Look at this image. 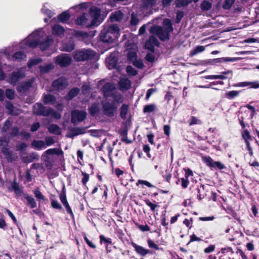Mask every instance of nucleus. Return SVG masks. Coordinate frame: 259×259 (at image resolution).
I'll return each mask as SVG.
<instances>
[{"instance_id":"nucleus-18","label":"nucleus","mask_w":259,"mask_h":259,"mask_svg":"<svg viewBox=\"0 0 259 259\" xmlns=\"http://www.w3.org/2000/svg\"><path fill=\"white\" fill-rule=\"evenodd\" d=\"M25 73L21 70L11 73L9 79L11 83L16 84L19 80L25 77Z\"/></svg>"},{"instance_id":"nucleus-5","label":"nucleus","mask_w":259,"mask_h":259,"mask_svg":"<svg viewBox=\"0 0 259 259\" xmlns=\"http://www.w3.org/2000/svg\"><path fill=\"white\" fill-rule=\"evenodd\" d=\"M115 87L111 82H107L105 83L101 89L103 96L105 98L112 97L116 101L118 104H120L123 102L122 96L121 94L115 95L113 93V91L115 90Z\"/></svg>"},{"instance_id":"nucleus-26","label":"nucleus","mask_w":259,"mask_h":259,"mask_svg":"<svg viewBox=\"0 0 259 259\" xmlns=\"http://www.w3.org/2000/svg\"><path fill=\"white\" fill-rule=\"evenodd\" d=\"M71 122L75 125L81 121V111L73 110L71 113Z\"/></svg>"},{"instance_id":"nucleus-31","label":"nucleus","mask_w":259,"mask_h":259,"mask_svg":"<svg viewBox=\"0 0 259 259\" xmlns=\"http://www.w3.org/2000/svg\"><path fill=\"white\" fill-rule=\"evenodd\" d=\"M54 68V66L52 63L45 64L44 65H40L39 66V71L41 74L48 73L51 70L53 69Z\"/></svg>"},{"instance_id":"nucleus-19","label":"nucleus","mask_w":259,"mask_h":259,"mask_svg":"<svg viewBox=\"0 0 259 259\" xmlns=\"http://www.w3.org/2000/svg\"><path fill=\"white\" fill-rule=\"evenodd\" d=\"M237 60V58L222 57L212 59H209L208 60L207 62L211 65H214L223 62H234L236 61Z\"/></svg>"},{"instance_id":"nucleus-20","label":"nucleus","mask_w":259,"mask_h":259,"mask_svg":"<svg viewBox=\"0 0 259 259\" xmlns=\"http://www.w3.org/2000/svg\"><path fill=\"white\" fill-rule=\"evenodd\" d=\"M131 245L135 248L136 252L141 256H145L148 253H152V251L149 249L144 248L143 246L137 244L134 242H132Z\"/></svg>"},{"instance_id":"nucleus-41","label":"nucleus","mask_w":259,"mask_h":259,"mask_svg":"<svg viewBox=\"0 0 259 259\" xmlns=\"http://www.w3.org/2000/svg\"><path fill=\"white\" fill-rule=\"evenodd\" d=\"M240 91H231L225 93V97L229 99L232 100L239 96Z\"/></svg>"},{"instance_id":"nucleus-36","label":"nucleus","mask_w":259,"mask_h":259,"mask_svg":"<svg viewBox=\"0 0 259 259\" xmlns=\"http://www.w3.org/2000/svg\"><path fill=\"white\" fill-rule=\"evenodd\" d=\"M48 131L50 133L56 135H60L61 134L60 128L55 124H51L48 127Z\"/></svg>"},{"instance_id":"nucleus-51","label":"nucleus","mask_w":259,"mask_h":259,"mask_svg":"<svg viewBox=\"0 0 259 259\" xmlns=\"http://www.w3.org/2000/svg\"><path fill=\"white\" fill-rule=\"evenodd\" d=\"M139 22V20L138 18V16L137 14L135 13H133L131 15V19L130 21V24L132 26L137 25Z\"/></svg>"},{"instance_id":"nucleus-1","label":"nucleus","mask_w":259,"mask_h":259,"mask_svg":"<svg viewBox=\"0 0 259 259\" xmlns=\"http://www.w3.org/2000/svg\"><path fill=\"white\" fill-rule=\"evenodd\" d=\"M101 10L97 7H91L89 13H82V41L86 44H90L95 36V27L98 26L103 21L100 19Z\"/></svg>"},{"instance_id":"nucleus-35","label":"nucleus","mask_w":259,"mask_h":259,"mask_svg":"<svg viewBox=\"0 0 259 259\" xmlns=\"http://www.w3.org/2000/svg\"><path fill=\"white\" fill-rule=\"evenodd\" d=\"M43 102L45 104H53L56 101V98L54 95L51 94L44 95L43 96Z\"/></svg>"},{"instance_id":"nucleus-44","label":"nucleus","mask_w":259,"mask_h":259,"mask_svg":"<svg viewBox=\"0 0 259 259\" xmlns=\"http://www.w3.org/2000/svg\"><path fill=\"white\" fill-rule=\"evenodd\" d=\"M156 105L154 104H150L145 105L143 109V112L145 113H151L156 109Z\"/></svg>"},{"instance_id":"nucleus-11","label":"nucleus","mask_w":259,"mask_h":259,"mask_svg":"<svg viewBox=\"0 0 259 259\" xmlns=\"http://www.w3.org/2000/svg\"><path fill=\"white\" fill-rule=\"evenodd\" d=\"M189 190L194 195L196 194L197 198L199 200H202L207 195L206 193L207 191L206 187L202 184L197 185L195 189H193V186L192 185L190 186Z\"/></svg>"},{"instance_id":"nucleus-56","label":"nucleus","mask_w":259,"mask_h":259,"mask_svg":"<svg viewBox=\"0 0 259 259\" xmlns=\"http://www.w3.org/2000/svg\"><path fill=\"white\" fill-rule=\"evenodd\" d=\"M227 77V76H225L224 75H207L205 76L206 79H225Z\"/></svg>"},{"instance_id":"nucleus-60","label":"nucleus","mask_w":259,"mask_h":259,"mask_svg":"<svg viewBox=\"0 0 259 259\" xmlns=\"http://www.w3.org/2000/svg\"><path fill=\"white\" fill-rule=\"evenodd\" d=\"M27 146V144L26 143L21 142L20 144L16 146V150L17 151L23 152L25 150Z\"/></svg>"},{"instance_id":"nucleus-42","label":"nucleus","mask_w":259,"mask_h":259,"mask_svg":"<svg viewBox=\"0 0 259 259\" xmlns=\"http://www.w3.org/2000/svg\"><path fill=\"white\" fill-rule=\"evenodd\" d=\"M42 59L40 58H38L36 59H30L28 60L27 62V66L28 68H30L42 62Z\"/></svg>"},{"instance_id":"nucleus-58","label":"nucleus","mask_w":259,"mask_h":259,"mask_svg":"<svg viewBox=\"0 0 259 259\" xmlns=\"http://www.w3.org/2000/svg\"><path fill=\"white\" fill-rule=\"evenodd\" d=\"M144 185L149 188H153L154 186L149 183L148 181L143 180H139L136 183V185L139 186V185Z\"/></svg>"},{"instance_id":"nucleus-14","label":"nucleus","mask_w":259,"mask_h":259,"mask_svg":"<svg viewBox=\"0 0 259 259\" xmlns=\"http://www.w3.org/2000/svg\"><path fill=\"white\" fill-rule=\"evenodd\" d=\"M107 66L109 69H117L118 58L116 53H111L106 59Z\"/></svg>"},{"instance_id":"nucleus-64","label":"nucleus","mask_w":259,"mask_h":259,"mask_svg":"<svg viewBox=\"0 0 259 259\" xmlns=\"http://www.w3.org/2000/svg\"><path fill=\"white\" fill-rule=\"evenodd\" d=\"M133 65L139 69H142L144 67L143 62L141 59H136L133 62Z\"/></svg>"},{"instance_id":"nucleus-7","label":"nucleus","mask_w":259,"mask_h":259,"mask_svg":"<svg viewBox=\"0 0 259 259\" xmlns=\"http://www.w3.org/2000/svg\"><path fill=\"white\" fill-rule=\"evenodd\" d=\"M119 104L114 99L112 101H106L103 104V110L105 115L109 117H113L116 113Z\"/></svg>"},{"instance_id":"nucleus-23","label":"nucleus","mask_w":259,"mask_h":259,"mask_svg":"<svg viewBox=\"0 0 259 259\" xmlns=\"http://www.w3.org/2000/svg\"><path fill=\"white\" fill-rule=\"evenodd\" d=\"M65 29L61 25L56 24L52 28V33L54 35H56L60 38H62L64 36Z\"/></svg>"},{"instance_id":"nucleus-33","label":"nucleus","mask_w":259,"mask_h":259,"mask_svg":"<svg viewBox=\"0 0 259 259\" xmlns=\"http://www.w3.org/2000/svg\"><path fill=\"white\" fill-rule=\"evenodd\" d=\"M79 135H81V128L73 127L69 130V132L66 135V137L72 138Z\"/></svg>"},{"instance_id":"nucleus-43","label":"nucleus","mask_w":259,"mask_h":259,"mask_svg":"<svg viewBox=\"0 0 259 259\" xmlns=\"http://www.w3.org/2000/svg\"><path fill=\"white\" fill-rule=\"evenodd\" d=\"M241 114H243V115L239 117V122L242 128H245L246 127V125L244 123V120L245 119L246 117L248 115L249 111L248 110H245L244 112H242Z\"/></svg>"},{"instance_id":"nucleus-34","label":"nucleus","mask_w":259,"mask_h":259,"mask_svg":"<svg viewBox=\"0 0 259 259\" xmlns=\"http://www.w3.org/2000/svg\"><path fill=\"white\" fill-rule=\"evenodd\" d=\"M70 14L68 11H65L58 15L57 19L59 22L65 23L70 19Z\"/></svg>"},{"instance_id":"nucleus-48","label":"nucleus","mask_w":259,"mask_h":259,"mask_svg":"<svg viewBox=\"0 0 259 259\" xmlns=\"http://www.w3.org/2000/svg\"><path fill=\"white\" fill-rule=\"evenodd\" d=\"M51 206L53 208L57 209L60 211L63 210V209L61 205L59 203V202L57 200H55L54 199H51Z\"/></svg>"},{"instance_id":"nucleus-62","label":"nucleus","mask_w":259,"mask_h":259,"mask_svg":"<svg viewBox=\"0 0 259 259\" xmlns=\"http://www.w3.org/2000/svg\"><path fill=\"white\" fill-rule=\"evenodd\" d=\"M108 191V188L106 185H104L103 187L100 186V191L101 194L102 195V197H104L105 199H107V198Z\"/></svg>"},{"instance_id":"nucleus-47","label":"nucleus","mask_w":259,"mask_h":259,"mask_svg":"<svg viewBox=\"0 0 259 259\" xmlns=\"http://www.w3.org/2000/svg\"><path fill=\"white\" fill-rule=\"evenodd\" d=\"M145 204L150 208L151 210L154 212L156 211V208L159 207L158 204H154L151 202L149 199L144 200Z\"/></svg>"},{"instance_id":"nucleus-13","label":"nucleus","mask_w":259,"mask_h":259,"mask_svg":"<svg viewBox=\"0 0 259 259\" xmlns=\"http://www.w3.org/2000/svg\"><path fill=\"white\" fill-rule=\"evenodd\" d=\"M203 162L210 168H218L221 170L225 168L224 164L220 161H214L210 156H204L202 158Z\"/></svg>"},{"instance_id":"nucleus-54","label":"nucleus","mask_w":259,"mask_h":259,"mask_svg":"<svg viewBox=\"0 0 259 259\" xmlns=\"http://www.w3.org/2000/svg\"><path fill=\"white\" fill-rule=\"evenodd\" d=\"M33 193L38 201H40L41 200H45V196L42 195L38 188L34 190Z\"/></svg>"},{"instance_id":"nucleus-15","label":"nucleus","mask_w":259,"mask_h":259,"mask_svg":"<svg viewBox=\"0 0 259 259\" xmlns=\"http://www.w3.org/2000/svg\"><path fill=\"white\" fill-rule=\"evenodd\" d=\"M96 52L92 49H82V62L87 60H95Z\"/></svg>"},{"instance_id":"nucleus-52","label":"nucleus","mask_w":259,"mask_h":259,"mask_svg":"<svg viewBox=\"0 0 259 259\" xmlns=\"http://www.w3.org/2000/svg\"><path fill=\"white\" fill-rule=\"evenodd\" d=\"M126 71L129 75L135 76L138 74V71L131 65H127L126 66Z\"/></svg>"},{"instance_id":"nucleus-22","label":"nucleus","mask_w":259,"mask_h":259,"mask_svg":"<svg viewBox=\"0 0 259 259\" xmlns=\"http://www.w3.org/2000/svg\"><path fill=\"white\" fill-rule=\"evenodd\" d=\"M39 159L38 155L35 152H32L26 156H23L21 160L23 163H29L33 162L34 160H38Z\"/></svg>"},{"instance_id":"nucleus-55","label":"nucleus","mask_w":259,"mask_h":259,"mask_svg":"<svg viewBox=\"0 0 259 259\" xmlns=\"http://www.w3.org/2000/svg\"><path fill=\"white\" fill-rule=\"evenodd\" d=\"M64 190H65V187H64L63 190L62 191V192L60 193V194L59 195L60 199L63 205H64L65 204H67V203H68L66 194H65V192Z\"/></svg>"},{"instance_id":"nucleus-16","label":"nucleus","mask_w":259,"mask_h":259,"mask_svg":"<svg viewBox=\"0 0 259 259\" xmlns=\"http://www.w3.org/2000/svg\"><path fill=\"white\" fill-rule=\"evenodd\" d=\"M67 85V79L62 77L55 80L52 83L53 87L58 91L64 90Z\"/></svg>"},{"instance_id":"nucleus-49","label":"nucleus","mask_w":259,"mask_h":259,"mask_svg":"<svg viewBox=\"0 0 259 259\" xmlns=\"http://www.w3.org/2000/svg\"><path fill=\"white\" fill-rule=\"evenodd\" d=\"M205 50V48L203 46H198L190 53V56H193L199 53L202 52Z\"/></svg>"},{"instance_id":"nucleus-4","label":"nucleus","mask_w":259,"mask_h":259,"mask_svg":"<svg viewBox=\"0 0 259 259\" xmlns=\"http://www.w3.org/2000/svg\"><path fill=\"white\" fill-rule=\"evenodd\" d=\"M153 29L157 37L162 41L168 40L170 38V33L174 30L172 23L169 19L164 20L163 27L156 25L154 27Z\"/></svg>"},{"instance_id":"nucleus-12","label":"nucleus","mask_w":259,"mask_h":259,"mask_svg":"<svg viewBox=\"0 0 259 259\" xmlns=\"http://www.w3.org/2000/svg\"><path fill=\"white\" fill-rule=\"evenodd\" d=\"M160 42L154 35H151L145 43V48L152 53L155 52V46L159 47Z\"/></svg>"},{"instance_id":"nucleus-8","label":"nucleus","mask_w":259,"mask_h":259,"mask_svg":"<svg viewBox=\"0 0 259 259\" xmlns=\"http://www.w3.org/2000/svg\"><path fill=\"white\" fill-rule=\"evenodd\" d=\"M33 108L34 114L38 116H48L53 112V108H47L40 103H36L34 105Z\"/></svg>"},{"instance_id":"nucleus-24","label":"nucleus","mask_w":259,"mask_h":259,"mask_svg":"<svg viewBox=\"0 0 259 259\" xmlns=\"http://www.w3.org/2000/svg\"><path fill=\"white\" fill-rule=\"evenodd\" d=\"M123 17V13L119 10L112 13L110 16V19L111 22H120L122 20Z\"/></svg>"},{"instance_id":"nucleus-2","label":"nucleus","mask_w":259,"mask_h":259,"mask_svg":"<svg viewBox=\"0 0 259 259\" xmlns=\"http://www.w3.org/2000/svg\"><path fill=\"white\" fill-rule=\"evenodd\" d=\"M119 35V28L117 25L104 26L99 34V39L96 44L98 51L104 53L109 50Z\"/></svg>"},{"instance_id":"nucleus-50","label":"nucleus","mask_w":259,"mask_h":259,"mask_svg":"<svg viewBox=\"0 0 259 259\" xmlns=\"http://www.w3.org/2000/svg\"><path fill=\"white\" fill-rule=\"evenodd\" d=\"M5 96L9 100L14 99L15 98V91L13 89H6L5 91Z\"/></svg>"},{"instance_id":"nucleus-28","label":"nucleus","mask_w":259,"mask_h":259,"mask_svg":"<svg viewBox=\"0 0 259 259\" xmlns=\"http://www.w3.org/2000/svg\"><path fill=\"white\" fill-rule=\"evenodd\" d=\"M119 85L121 90H128L131 87V82L128 78H122L119 81Z\"/></svg>"},{"instance_id":"nucleus-61","label":"nucleus","mask_w":259,"mask_h":259,"mask_svg":"<svg viewBox=\"0 0 259 259\" xmlns=\"http://www.w3.org/2000/svg\"><path fill=\"white\" fill-rule=\"evenodd\" d=\"M184 12L182 11H178L176 13V22L179 23L184 16Z\"/></svg>"},{"instance_id":"nucleus-46","label":"nucleus","mask_w":259,"mask_h":259,"mask_svg":"<svg viewBox=\"0 0 259 259\" xmlns=\"http://www.w3.org/2000/svg\"><path fill=\"white\" fill-rule=\"evenodd\" d=\"M235 2V0H225L222 5V8L224 10H230Z\"/></svg>"},{"instance_id":"nucleus-29","label":"nucleus","mask_w":259,"mask_h":259,"mask_svg":"<svg viewBox=\"0 0 259 259\" xmlns=\"http://www.w3.org/2000/svg\"><path fill=\"white\" fill-rule=\"evenodd\" d=\"M26 59V55L22 51H18L14 53L12 55L13 61H18L21 62L25 60Z\"/></svg>"},{"instance_id":"nucleus-27","label":"nucleus","mask_w":259,"mask_h":259,"mask_svg":"<svg viewBox=\"0 0 259 259\" xmlns=\"http://www.w3.org/2000/svg\"><path fill=\"white\" fill-rule=\"evenodd\" d=\"M199 0H175L176 7L181 8L187 7L192 2L197 3Z\"/></svg>"},{"instance_id":"nucleus-21","label":"nucleus","mask_w":259,"mask_h":259,"mask_svg":"<svg viewBox=\"0 0 259 259\" xmlns=\"http://www.w3.org/2000/svg\"><path fill=\"white\" fill-rule=\"evenodd\" d=\"M233 86L234 87H245L250 86V88L257 89L259 88V82L258 81H255L252 82H240L233 84Z\"/></svg>"},{"instance_id":"nucleus-9","label":"nucleus","mask_w":259,"mask_h":259,"mask_svg":"<svg viewBox=\"0 0 259 259\" xmlns=\"http://www.w3.org/2000/svg\"><path fill=\"white\" fill-rule=\"evenodd\" d=\"M3 142L5 143L6 146L2 147V152L5 156L7 161L9 162H12L14 161H16L18 158L17 155L14 154L12 151H10L9 148L7 147L9 141L6 139L2 138L0 139L1 145H2Z\"/></svg>"},{"instance_id":"nucleus-10","label":"nucleus","mask_w":259,"mask_h":259,"mask_svg":"<svg viewBox=\"0 0 259 259\" xmlns=\"http://www.w3.org/2000/svg\"><path fill=\"white\" fill-rule=\"evenodd\" d=\"M72 58L69 54H62L55 57V63L61 67H67L71 63Z\"/></svg>"},{"instance_id":"nucleus-39","label":"nucleus","mask_w":259,"mask_h":259,"mask_svg":"<svg viewBox=\"0 0 259 259\" xmlns=\"http://www.w3.org/2000/svg\"><path fill=\"white\" fill-rule=\"evenodd\" d=\"M45 153L48 155L56 154L59 156L63 154V151L61 149L51 148L46 150Z\"/></svg>"},{"instance_id":"nucleus-40","label":"nucleus","mask_w":259,"mask_h":259,"mask_svg":"<svg viewBox=\"0 0 259 259\" xmlns=\"http://www.w3.org/2000/svg\"><path fill=\"white\" fill-rule=\"evenodd\" d=\"M212 4L208 1L204 0L200 4L201 9L203 11H207L211 9Z\"/></svg>"},{"instance_id":"nucleus-17","label":"nucleus","mask_w":259,"mask_h":259,"mask_svg":"<svg viewBox=\"0 0 259 259\" xmlns=\"http://www.w3.org/2000/svg\"><path fill=\"white\" fill-rule=\"evenodd\" d=\"M34 82V78H31V79L27 81L23 82L20 85H19L17 87L18 92L20 93L27 92L32 87Z\"/></svg>"},{"instance_id":"nucleus-63","label":"nucleus","mask_w":259,"mask_h":259,"mask_svg":"<svg viewBox=\"0 0 259 259\" xmlns=\"http://www.w3.org/2000/svg\"><path fill=\"white\" fill-rule=\"evenodd\" d=\"M227 252H230L232 254L234 253L231 247H226L222 248L221 250L218 252V254H219L220 253L225 254Z\"/></svg>"},{"instance_id":"nucleus-6","label":"nucleus","mask_w":259,"mask_h":259,"mask_svg":"<svg viewBox=\"0 0 259 259\" xmlns=\"http://www.w3.org/2000/svg\"><path fill=\"white\" fill-rule=\"evenodd\" d=\"M183 170L185 172L184 177L179 178L176 183L178 184L179 182L181 181L182 188L183 189H186L188 187L190 183L189 178H190V180L192 183H196L197 180L194 179L193 171L190 168H184Z\"/></svg>"},{"instance_id":"nucleus-57","label":"nucleus","mask_w":259,"mask_h":259,"mask_svg":"<svg viewBox=\"0 0 259 259\" xmlns=\"http://www.w3.org/2000/svg\"><path fill=\"white\" fill-rule=\"evenodd\" d=\"M27 45L32 48H36L39 45V41L37 40H28L27 41Z\"/></svg>"},{"instance_id":"nucleus-30","label":"nucleus","mask_w":259,"mask_h":259,"mask_svg":"<svg viewBox=\"0 0 259 259\" xmlns=\"http://www.w3.org/2000/svg\"><path fill=\"white\" fill-rule=\"evenodd\" d=\"M75 48V43L72 38L69 39L66 42L63 44V50L70 52Z\"/></svg>"},{"instance_id":"nucleus-59","label":"nucleus","mask_w":259,"mask_h":259,"mask_svg":"<svg viewBox=\"0 0 259 259\" xmlns=\"http://www.w3.org/2000/svg\"><path fill=\"white\" fill-rule=\"evenodd\" d=\"M157 0H143V4L146 7H153L156 3Z\"/></svg>"},{"instance_id":"nucleus-38","label":"nucleus","mask_w":259,"mask_h":259,"mask_svg":"<svg viewBox=\"0 0 259 259\" xmlns=\"http://www.w3.org/2000/svg\"><path fill=\"white\" fill-rule=\"evenodd\" d=\"M128 110V105L123 104L120 108V116L122 119L126 118V115Z\"/></svg>"},{"instance_id":"nucleus-53","label":"nucleus","mask_w":259,"mask_h":259,"mask_svg":"<svg viewBox=\"0 0 259 259\" xmlns=\"http://www.w3.org/2000/svg\"><path fill=\"white\" fill-rule=\"evenodd\" d=\"M242 136L245 141V143H246V141L247 142H249V140H252V137L247 129L244 130V132L242 133Z\"/></svg>"},{"instance_id":"nucleus-37","label":"nucleus","mask_w":259,"mask_h":259,"mask_svg":"<svg viewBox=\"0 0 259 259\" xmlns=\"http://www.w3.org/2000/svg\"><path fill=\"white\" fill-rule=\"evenodd\" d=\"M31 146L38 150L46 148L45 142L42 140H33L31 143Z\"/></svg>"},{"instance_id":"nucleus-45","label":"nucleus","mask_w":259,"mask_h":259,"mask_svg":"<svg viewBox=\"0 0 259 259\" xmlns=\"http://www.w3.org/2000/svg\"><path fill=\"white\" fill-rule=\"evenodd\" d=\"M89 110L90 114L92 116H95L99 112V108L96 103L93 104Z\"/></svg>"},{"instance_id":"nucleus-25","label":"nucleus","mask_w":259,"mask_h":259,"mask_svg":"<svg viewBox=\"0 0 259 259\" xmlns=\"http://www.w3.org/2000/svg\"><path fill=\"white\" fill-rule=\"evenodd\" d=\"M54 42L53 39L49 36L47 37L46 39L40 42L39 41V48L42 51L46 50Z\"/></svg>"},{"instance_id":"nucleus-32","label":"nucleus","mask_w":259,"mask_h":259,"mask_svg":"<svg viewBox=\"0 0 259 259\" xmlns=\"http://www.w3.org/2000/svg\"><path fill=\"white\" fill-rule=\"evenodd\" d=\"M79 92V89L77 88H74L71 89L67 94L65 96V99L66 100H71L73 98L76 97Z\"/></svg>"},{"instance_id":"nucleus-3","label":"nucleus","mask_w":259,"mask_h":259,"mask_svg":"<svg viewBox=\"0 0 259 259\" xmlns=\"http://www.w3.org/2000/svg\"><path fill=\"white\" fill-rule=\"evenodd\" d=\"M8 189L10 192H14L16 198H19L23 195L24 198L27 201V204L31 208L36 207L37 204L34 198L28 194L23 193V187L20 186L19 183L17 182L16 177H15L13 181L11 182V185L8 187Z\"/></svg>"}]
</instances>
